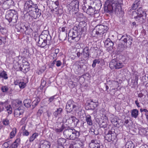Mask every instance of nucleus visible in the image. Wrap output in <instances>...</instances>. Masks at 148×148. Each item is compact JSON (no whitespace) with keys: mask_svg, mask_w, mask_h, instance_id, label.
Here are the masks:
<instances>
[{"mask_svg":"<svg viewBox=\"0 0 148 148\" xmlns=\"http://www.w3.org/2000/svg\"><path fill=\"white\" fill-rule=\"evenodd\" d=\"M27 13L30 16L34 19H36L39 17L40 16L41 10L37 8L33 11H31Z\"/></svg>","mask_w":148,"mask_h":148,"instance_id":"13","label":"nucleus"},{"mask_svg":"<svg viewBox=\"0 0 148 148\" xmlns=\"http://www.w3.org/2000/svg\"><path fill=\"white\" fill-rule=\"evenodd\" d=\"M78 145H79L78 144L74 143H73L72 144L70 145V147L71 148H78Z\"/></svg>","mask_w":148,"mask_h":148,"instance_id":"47","label":"nucleus"},{"mask_svg":"<svg viewBox=\"0 0 148 148\" xmlns=\"http://www.w3.org/2000/svg\"><path fill=\"white\" fill-rule=\"evenodd\" d=\"M34 39L37 42L38 46L42 48L51 45L52 42L51 37L47 30L43 31L39 36H34Z\"/></svg>","mask_w":148,"mask_h":148,"instance_id":"2","label":"nucleus"},{"mask_svg":"<svg viewBox=\"0 0 148 148\" xmlns=\"http://www.w3.org/2000/svg\"><path fill=\"white\" fill-rule=\"evenodd\" d=\"M18 146V145L17 143H13L10 147L9 148H16Z\"/></svg>","mask_w":148,"mask_h":148,"instance_id":"49","label":"nucleus"},{"mask_svg":"<svg viewBox=\"0 0 148 148\" xmlns=\"http://www.w3.org/2000/svg\"><path fill=\"white\" fill-rule=\"evenodd\" d=\"M63 134L64 136L67 139L74 140L79 136L80 133L79 131L73 128H69L65 130Z\"/></svg>","mask_w":148,"mask_h":148,"instance_id":"4","label":"nucleus"},{"mask_svg":"<svg viewBox=\"0 0 148 148\" xmlns=\"http://www.w3.org/2000/svg\"><path fill=\"white\" fill-rule=\"evenodd\" d=\"M140 3L139 1H136L133 3L131 10H135L137 9Z\"/></svg>","mask_w":148,"mask_h":148,"instance_id":"33","label":"nucleus"},{"mask_svg":"<svg viewBox=\"0 0 148 148\" xmlns=\"http://www.w3.org/2000/svg\"><path fill=\"white\" fill-rule=\"evenodd\" d=\"M64 120H66V121L68 122L70 124L74 123L75 124H76V125L77 124L79 121L75 117L73 116H70L68 114L65 115Z\"/></svg>","mask_w":148,"mask_h":148,"instance_id":"10","label":"nucleus"},{"mask_svg":"<svg viewBox=\"0 0 148 148\" xmlns=\"http://www.w3.org/2000/svg\"><path fill=\"white\" fill-rule=\"evenodd\" d=\"M89 146L90 148H102L101 147V146L96 140H92Z\"/></svg>","mask_w":148,"mask_h":148,"instance_id":"18","label":"nucleus"},{"mask_svg":"<svg viewBox=\"0 0 148 148\" xmlns=\"http://www.w3.org/2000/svg\"><path fill=\"white\" fill-rule=\"evenodd\" d=\"M54 99V96L51 97L49 99L48 101L49 102V104H50V103Z\"/></svg>","mask_w":148,"mask_h":148,"instance_id":"54","label":"nucleus"},{"mask_svg":"<svg viewBox=\"0 0 148 148\" xmlns=\"http://www.w3.org/2000/svg\"><path fill=\"white\" fill-rule=\"evenodd\" d=\"M122 3L123 0H107L105 3L104 11L109 14L114 12L118 14L121 11V5Z\"/></svg>","mask_w":148,"mask_h":148,"instance_id":"1","label":"nucleus"},{"mask_svg":"<svg viewBox=\"0 0 148 148\" xmlns=\"http://www.w3.org/2000/svg\"><path fill=\"white\" fill-rule=\"evenodd\" d=\"M37 2L34 0H29L25 2L24 9L27 13L31 11H33L38 8Z\"/></svg>","mask_w":148,"mask_h":148,"instance_id":"5","label":"nucleus"},{"mask_svg":"<svg viewBox=\"0 0 148 148\" xmlns=\"http://www.w3.org/2000/svg\"><path fill=\"white\" fill-rule=\"evenodd\" d=\"M66 27H62V28L60 27L59 29L60 30H61V31L60 32V33H64V32H66V31L65 29Z\"/></svg>","mask_w":148,"mask_h":148,"instance_id":"52","label":"nucleus"},{"mask_svg":"<svg viewBox=\"0 0 148 148\" xmlns=\"http://www.w3.org/2000/svg\"><path fill=\"white\" fill-rule=\"evenodd\" d=\"M57 125L58 128H55L54 130L56 133H58L62 132L64 129V126L62 123H58Z\"/></svg>","mask_w":148,"mask_h":148,"instance_id":"21","label":"nucleus"},{"mask_svg":"<svg viewBox=\"0 0 148 148\" xmlns=\"http://www.w3.org/2000/svg\"><path fill=\"white\" fill-rule=\"evenodd\" d=\"M62 64L60 60H58L56 61V65L57 66L59 67Z\"/></svg>","mask_w":148,"mask_h":148,"instance_id":"56","label":"nucleus"},{"mask_svg":"<svg viewBox=\"0 0 148 148\" xmlns=\"http://www.w3.org/2000/svg\"><path fill=\"white\" fill-rule=\"evenodd\" d=\"M0 31L2 34L4 35L7 33V30L4 27L0 26Z\"/></svg>","mask_w":148,"mask_h":148,"instance_id":"40","label":"nucleus"},{"mask_svg":"<svg viewBox=\"0 0 148 148\" xmlns=\"http://www.w3.org/2000/svg\"><path fill=\"white\" fill-rule=\"evenodd\" d=\"M138 110L136 109H133L131 112V116L132 117L136 118L138 116Z\"/></svg>","mask_w":148,"mask_h":148,"instance_id":"32","label":"nucleus"},{"mask_svg":"<svg viewBox=\"0 0 148 148\" xmlns=\"http://www.w3.org/2000/svg\"><path fill=\"white\" fill-rule=\"evenodd\" d=\"M62 111L63 110L62 108H57L56 110L53 112V115L56 118L58 116L61 115Z\"/></svg>","mask_w":148,"mask_h":148,"instance_id":"25","label":"nucleus"},{"mask_svg":"<svg viewBox=\"0 0 148 148\" xmlns=\"http://www.w3.org/2000/svg\"><path fill=\"white\" fill-rule=\"evenodd\" d=\"M66 140L62 138H59L57 141L58 145L59 146H62L64 145L66 142Z\"/></svg>","mask_w":148,"mask_h":148,"instance_id":"31","label":"nucleus"},{"mask_svg":"<svg viewBox=\"0 0 148 148\" xmlns=\"http://www.w3.org/2000/svg\"><path fill=\"white\" fill-rule=\"evenodd\" d=\"M139 148H148V147H146L145 145H142Z\"/></svg>","mask_w":148,"mask_h":148,"instance_id":"64","label":"nucleus"},{"mask_svg":"<svg viewBox=\"0 0 148 148\" xmlns=\"http://www.w3.org/2000/svg\"><path fill=\"white\" fill-rule=\"evenodd\" d=\"M140 111L141 112H142V111H144L145 112H148V110L147 109H144L143 110L142 109H140Z\"/></svg>","mask_w":148,"mask_h":148,"instance_id":"62","label":"nucleus"},{"mask_svg":"<svg viewBox=\"0 0 148 148\" xmlns=\"http://www.w3.org/2000/svg\"><path fill=\"white\" fill-rule=\"evenodd\" d=\"M56 59H55L53 60V62L51 63V66H53V65L56 63Z\"/></svg>","mask_w":148,"mask_h":148,"instance_id":"61","label":"nucleus"},{"mask_svg":"<svg viewBox=\"0 0 148 148\" xmlns=\"http://www.w3.org/2000/svg\"><path fill=\"white\" fill-rule=\"evenodd\" d=\"M38 135V134L37 133H35L33 134L29 138V141L30 142H33Z\"/></svg>","mask_w":148,"mask_h":148,"instance_id":"34","label":"nucleus"},{"mask_svg":"<svg viewBox=\"0 0 148 148\" xmlns=\"http://www.w3.org/2000/svg\"><path fill=\"white\" fill-rule=\"evenodd\" d=\"M96 10V8L93 6H88V8L86 10V12L89 15H92L94 14Z\"/></svg>","mask_w":148,"mask_h":148,"instance_id":"20","label":"nucleus"},{"mask_svg":"<svg viewBox=\"0 0 148 148\" xmlns=\"http://www.w3.org/2000/svg\"><path fill=\"white\" fill-rule=\"evenodd\" d=\"M119 40L123 41L127 47H130L133 42L132 37L126 34L122 35Z\"/></svg>","mask_w":148,"mask_h":148,"instance_id":"8","label":"nucleus"},{"mask_svg":"<svg viewBox=\"0 0 148 148\" xmlns=\"http://www.w3.org/2000/svg\"><path fill=\"white\" fill-rule=\"evenodd\" d=\"M82 32L77 27L75 26L71 29L68 33L69 37L71 38L72 40H75L76 41H78L81 37Z\"/></svg>","mask_w":148,"mask_h":148,"instance_id":"6","label":"nucleus"},{"mask_svg":"<svg viewBox=\"0 0 148 148\" xmlns=\"http://www.w3.org/2000/svg\"><path fill=\"white\" fill-rule=\"evenodd\" d=\"M2 91L4 92H6L8 90V87L6 86H3L1 88Z\"/></svg>","mask_w":148,"mask_h":148,"instance_id":"44","label":"nucleus"},{"mask_svg":"<svg viewBox=\"0 0 148 148\" xmlns=\"http://www.w3.org/2000/svg\"><path fill=\"white\" fill-rule=\"evenodd\" d=\"M17 29L18 31L20 32H23V28L20 25H18L17 26Z\"/></svg>","mask_w":148,"mask_h":148,"instance_id":"53","label":"nucleus"},{"mask_svg":"<svg viewBox=\"0 0 148 148\" xmlns=\"http://www.w3.org/2000/svg\"><path fill=\"white\" fill-rule=\"evenodd\" d=\"M79 3L78 1H73L69 4V7L70 9H73L77 11L79 8Z\"/></svg>","mask_w":148,"mask_h":148,"instance_id":"14","label":"nucleus"},{"mask_svg":"<svg viewBox=\"0 0 148 148\" xmlns=\"http://www.w3.org/2000/svg\"><path fill=\"white\" fill-rule=\"evenodd\" d=\"M22 134L23 136H27L29 135V133L27 130H24Z\"/></svg>","mask_w":148,"mask_h":148,"instance_id":"50","label":"nucleus"},{"mask_svg":"<svg viewBox=\"0 0 148 148\" xmlns=\"http://www.w3.org/2000/svg\"><path fill=\"white\" fill-rule=\"evenodd\" d=\"M24 112L23 110L21 108V107L15 109L14 112V116L16 117H18L20 115H22Z\"/></svg>","mask_w":148,"mask_h":148,"instance_id":"22","label":"nucleus"},{"mask_svg":"<svg viewBox=\"0 0 148 148\" xmlns=\"http://www.w3.org/2000/svg\"><path fill=\"white\" fill-rule=\"evenodd\" d=\"M31 102L30 99H26L23 101L24 105L26 108H29L31 106Z\"/></svg>","mask_w":148,"mask_h":148,"instance_id":"27","label":"nucleus"},{"mask_svg":"<svg viewBox=\"0 0 148 148\" xmlns=\"http://www.w3.org/2000/svg\"><path fill=\"white\" fill-rule=\"evenodd\" d=\"M135 13L137 14V15L136 16L142 15L143 14L145 15V14H146V13L145 12L143 11L141 7L139 8L136 11L134 12L133 13V15H134Z\"/></svg>","mask_w":148,"mask_h":148,"instance_id":"23","label":"nucleus"},{"mask_svg":"<svg viewBox=\"0 0 148 148\" xmlns=\"http://www.w3.org/2000/svg\"><path fill=\"white\" fill-rule=\"evenodd\" d=\"M2 123L3 125H8L9 124V120L7 119H3L2 121Z\"/></svg>","mask_w":148,"mask_h":148,"instance_id":"43","label":"nucleus"},{"mask_svg":"<svg viewBox=\"0 0 148 148\" xmlns=\"http://www.w3.org/2000/svg\"><path fill=\"white\" fill-rule=\"evenodd\" d=\"M107 123L104 121H102L101 123H100L99 126L100 127L105 128L107 126Z\"/></svg>","mask_w":148,"mask_h":148,"instance_id":"41","label":"nucleus"},{"mask_svg":"<svg viewBox=\"0 0 148 148\" xmlns=\"http://www.w3.org/2000/svg\"><path fill=\"white\" fill-rule=\"evenodd\" d=\"M59 37L60 40L62 41H64L67 37L66 32H64V33H60Z\"/></svg>","mask_w":148,"mask_h":148,"instance_id":"26","label":"nucleus"},{"mask_svg":"<svg viewBox=\"0 0 148 148\" xmlns=\"http://www.w3.org/2000/svg\"><path fill=\"white\" fill-rule=\"evenodd\" d=\"M52 56L53 57V59H56V57L57 56V55L56 54H55L54 53H53L52 54Z\"/></svg>","mask_w":148,"mask_h":148,"instance_id":"58","label":"nucleus"},{"mask_svg":"<svg viewBox=\"0 0 148 148\" xmlns=\"http://www.w3.org/2000/svg\"><path fill=\"white\" fill-rule=\"evenodd\" d=\"M89 48L87 47L84 48L83 50L82 53H81L83 55L84 58L87 59L89 58V55L90 54L89 51Z\"/></svg>","mask_w":148,"mask_h":148,"instance_id":"19","label":"nucleus"},{"mask_svg":"<svg viewBox=\"0 0 148 148\" xmlns=\"http://www.w3.org/2000/svg\"><path fill=\"white\" fill-rule=\"evenodd\" d=\"M97 47H91L90 50V52H92L93 54H94V53L95 52V51L97 50Z\"/></svg>","mask_w":148,"mask_h":148,"instance_id":"48","label":"nucleus"},{"mask_svg":"<svg viewBox=\"0 0 148 148\" xmlns=\"http://www.w3.org/2000/svg\"><path fill=\"white\" fill-rule=\"evenodd\" d=\"M81 53L79 52H78L77 53V56L78 57V58H79V57L80 56V55H81Z\"/></svg>","mask_w":148,"mask_h":148,"instance_id":"63","label":"nucleus"},{"mask_svg":"<svg viewBox=\"0 0 148 148\" xmlns=\"http://www.w3.org/2000/svg\"><path fill=\"white\" fill-rule=\"evenodd\" d=\"M7 111L9 114H10L12 113V108L10 105H8L5 106Z\"/></svg>","mask_w":148,"mask_h":148,"instance_id":"37","label":"nucleus"},{"mask_svg":"<svg viewBox=\"0 0 148 148\" xmlns=\"http://www.w3.org/2000/svg\"><path fill=\"white\" fill-rule=\"evenodd\" d=\"M100 60L99 59H95L93 61V63L92 64V66L93 68H94L95 67L96 64H99L100 62Z\"/></svg>","mask_w":148,"mask_h":148,"instance_id":"39","label":"nucleus"},{"mask_svg":"<svg viewBox=\"0 0 148 148\" xmlns=\"http://www.w3.org/2000/svg\"><path fill=\"white\" fill-rule=\"evenodd\" d=\"M135 103L138 107H140V106L139 105V103L138 102V101L137 100H136L135 101Z\"/></svg>","mask_w":148,"mask_h":148,"instance_id":"59","label":"nucleus"},{"mask_svg":"<svg viewBox=\"0 0 148 148\" xmlns=\"http://www.w3.org/2000/svg\"><path fill=\"white\" fill-rule=\"evenodd\" d=\"M112 132L111 131L109 130L108 131V133L106 134L105 136V139L108 140L109 142H110L112 140Z\"/></svg>","mask_w":148,"mask_h":148,"instance_id":"24","label":"nucleus"},{"mask_svg":"<svg viewBox=\"0 0 148 148\" xmlns=\"http://www.w3.org/2000/svg\"><path fill=\"white\" fill-rule=\"evenodd\" d=\"M123 65L122 63L116 59L112 60L110 63L109 66L111 69L115 68L116 69H119L121 68Z\"/></svg>","mask_w":148,"mask_h":148,"instance_id":"9","label":"nucleus"},{"mask_svg":"<svg viewBox=\"0 0 148 148\" xmlns=\"http://www.w3.org/2000/svg\"><path fill=\"white\" fill-rule=\"evenodd\" d=\"M10 141H8L7 142L4 143L2 145L3 147V148H8L10 145Z\"/></svg>","mask_w":148,"mask_h":148,"instance_id":"46","label":"nucleus"},{"mask_svg":"<svg viewBox=\"0 0 148 148\" xmlns=\"http://www.w3.org/2000/svg\"><path fill=\"white\" fill-rule=\"evenodd\" d=\"M90 102L89 103H88L90 105V107H93V108H92V109H94L98 105V103L97 101H93L92 99H90Z\"/></svg>","mask_w":148,"mask_h":148,"instance_id":"28","label":"nucleus"},{"mask_svg":"<svg viewBox=\"0 0 148 148\" xmlns=\"http://www.w3.org/2000/svg\"><path fill=\"white\" fill-rule=\"evenodd\" d=\"M16 128H14L12 131L10 133V137L11 138H13L15 135L16 133Z\"/></svg>","mask_w":148,"mask_h":148,"instance_id":"38","label":"nucleus"},{"mask_svg":"<svg viewBox=\"0 0 148 148\" xmlns=\"http://www.w3.org/2000/svg\"><path fill=\"white\" fill-rule=\"evenodd\" d=\"M0 78H3L5 79L8 78L6 72L4 71H0Z\"/></svg>","mask_w":148,"mask_h":148,"instance_id":"30","label":"nucleus"},{"mask_svg":"<svg viewBox=\"0 0 148 148\" xmlns=\"http://www.w3.org/2000/svg\"><path fill=\"white\" fill-rule=\"evenodd\" d=\"M85 3H90L91 4L93 3V6L97 10L100 9L102 6V3L100 0H84Z\"/></svg>","mask_w":148,"mask_h":148,"instance_id":"12","label":"nucleus"},{"mask_svg":"<svg viewBox=\"0 0 148 148\" xmlns=\"http://www.w3.org/2000/svg\"><path fill=\"white\" fill-rule=\"evenodd\" d=\"M38 148H50V143L47 140H41Z\"/></svg>","mask_w":148,"mask_h":148,"instance_id":"15","label":"nucleus"},{"mask_svg":"<svg viewBox=\"0 0 148 148\" xmlns=\"http://www.w3.org/2000/svg\"><path fill=\"white\" fill-rule=\"evenodd\" d=\"M85 120L88 125H91L92 124V122L91 120V117L90 115L88 114L86 116Z\"/></svg>","mask_w":148,"mask_h":148,"instance_id":"29","label":"nucleus"},{"mask_svg":"<svg viewBox=\"0 0 148 148\" xmlns=\"http://www.w3.org/2000/svg\"><path fill=\"white\" fill-rule=\"evenodd\" d=\"M20 139L19 138H17L16 140H15V141L14 142V143H17V144L18 145V143H19L20 142Z\"/></svg>","mask_w":148,"mask_h":148,"instance_id":"57","label":"nucleus"},{"mask_svg":"<svg viewBox=\"0 0 148 148\" xmlns=\"http://www.w3.org/2000/svg\"><path fill=\"white\" fill-rule=\"evenodd\" d=\"M140 131L143 132L144 134L147 135H148V128H142L141 130Z\"/></svg>","mask_w":148,"mask_h":148,"instance_id":"42","label":"nucleus"},{"mask_svg":"<svg viewBox=\"0 0 148 148\" xmlns=\"http://www.w3.org/2000/svg\"><path fill=\"white\" fill-rule=\"evenodd\" d=\"M32 106L33 108H35L38 104L36 101H34L32 102Z\"/></svg>","mask_w":148,"mask_h":148,"instance_id":"55","label":"nucleus"},{"mask_svg":"<svg viewBox=\"0 0 148 148\" xmlns=\"http://www.w3.org/2000/svg\"><path fill=\"white\" fill-rule=\"evenodd\" d=\"M107 28L106 26L103 25H97L92 31L91 33V36L93 37L101 38V39H104L105 38Z\"/></svg>","mask_w":148,"mask_h":148,"instance_id":"3","label":"nucleus"},{"mask_svg":"<svg viewBox=\"0 0 148 148\" xmlns=\"http://www.w3.org/2000/svg\"><path fill=\"white\" fill-rule=\"evenodd\" d=\"M6 38L5 37L0 36V45L2 43L5 44L6 42Z\"/></svg>","mask_w":148,"mask_h":148,"instance_id":"36","label":"nucleus"},{"mask_svg":"<svg viewBox=\"0 0 148 148\" xmlns=\"http://www.w3.org/2000/svg\"><path fill=\"white\" fill-rule=\"evenodd\" d=\"M13 104L14 105H15V106H16L17 107H20V106L22 104V101L17 100L13 103Z\"/></svg>","mask_w":148,"mask_h":148,"instance_id":"35","label":"nucleus"},{"mask_svg":"<svg viewBox=\"0 0 148 148\" xmlns=\"http://www.w3.org/2000/svg\"><path fill=\"white\" fill-rule=\"evenodd\" d=\"M59 49H56L55 50V52L54 53L55 54H57L59 53Z\"/></svg>","mask_w":148,"mask_h":148,"instance_id":"60","label":"nucleus"},{"mask_svg":"<svg viewBox=\"0 0 148 148\" xmlns=\"http://www.w3.org/2000/svg\"><path fill=\"white\" fill-rule=\"evenodd\" d=\"M147 14H143L142 15L135 16L134 18L136 21H138L140 23H142L145 22V19L146 17Z\"/></svg>","mask_w":148,"mask_h":148,"instance_id":"17","label":"nucleus"},{"mask_svg":"<svg viewBox=\"0 0 148 148\" xmlns=\"http://www.w3.org/2000/svg\"><path fill=\"white\" fill-rule=\"evenodd\" d=\"M27 119V117H24L20 121V123L21 124H23L25 123V121Z\"/></svg>","mask_w":148,"mask_h":148,"instance_id":"51","label":"nucleus"},{"mask_svg":"<svg viewBox=\"0 0 148 148\" xmlns=\"http://www.w3.org/2000/svg\"><path fill=\"white\" fill-rule=\"evenodd\" d=\"M5 18L9 23H16L18 19L17 15L14 10L8 11L5 16Z\"/></svg>","mask_w":148,"mask_h":148,"instance_id":"7","label":"nucleus"},{"mask_svg":"<svg viewBox=\"0 0 148 148\" xmlns=\"http://www.w3.org/2000/svg\"><path fill=\"white\" fill-rule=\"evenodd\" d=\"M104 45L106 47L110 50L113 49L114 43L110 38H108L104 42Z\"/></svg>","mask_w":148,"mask_h":148,"instance_id":"16","label":"nucleus"},{"mask_svg":"<svg viewBox=\"0 0 148 148\" xmlns=\"http://www.w3.org/2000/svg\"><path fill=\"white\" fill-rule=\"evenodd\" d=\"M25 85V84L24 82H19L18 83V85L21 88H23Z\"/></svg>","mask_w":148,"mask_h":148,"instance_id":"45","label":"nucleus"},{"mask_svg":"<svg viewBox=\"0 0 148 148\" xmlns=\"http://www.w3.org/2000/svg\"><path fill=\"white\" fill-rule=\"evenodd\" d=\"M74 103V102L71 99L69 100L68 101L66 107L67 114H68V112L70 113L73 110H75L76 106Z\"/></svg>","mask_w":148,"mask_h":148,"instance_id":"11","label":"nucleus"}]
</instances>
